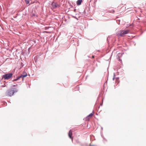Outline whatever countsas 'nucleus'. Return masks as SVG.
<instances>
[{
	"label": "nucleus",
	"mask_w": 146,
	"mask_h": 146,
	"mask_svg": "<svg viewBox=\"0 0 146 146\" xmlns=\"http://www.w3.org/2000/svg\"><path fill=\"white\" fill-rule=\"evenodd\" d=\"M15 92L14 89L9 90L7 92V95L8 96H11L13 95Z\"/></svg>",
	"instance_id": "obj_1"
},
{
	"label": "nucleus",
	"mask_w": 146,
	"mask_h": 146,
	"mask_svg": "<svg viewBox=\"0 0 146 146\" xmlns=\"http://www.w3.org/2000/svg\"><path fill=\"white\" fill-rule=\"evenodd\" d=\"M12 73L7 74L3 76V78L6 79H9L12 76Z\"/></svg>",
	"instance_id": "obj_2"
},
{
	"label": "nucleus",
	"mask_w": 146,
	"mask_h": 146,
	"mask_svg": "<svg viewBox=\"0 0 146 146\" xmlns=\"http://www.w3.org/2000/svg\"><path fill=\"white\" fill-rule=\"evenodd\" d=\"M127 31H123L120 32V33L119 34V35L121 36H123V35L126 34L128 33Z\"/></svg>",
	"instance_id": "obj_3"
},
{
	"label": "nucleus",
	"mask_w": 146,
	"mask_h": 146,
	"mask_svg": "<svg viewBox=\"0 0 146 146\" xmlns=\"http://www.w3.org/2000/svg\"><path fill=\"white\" fill-rule=\"evenodd\" d=\"M93 113H91L89 115H88V117L86 118V119L87 120H89V118H90L93 115Z\"/></svg>",
	"instance_id": "obj_4"
},
{
	"label": "nucleus",
	"mask_w": 146,
	"mask_h": 146,
	"mask_svg": "<svg viewBox=\"0 0 146 146\" xmlns=\"http://www.w3.org/2000/svg\"><path fill=\"white\" fill-rule=\"evenodd\" d=\"M27 76V74L26 73H25V74L23 75H21V76L19 77V78H20L21 77L22 78H24L25 77Z\"/></svg>",
	"instance_id": "obj_5"
},
{
	"label": "nucleus",
	"mask_w": 146,
	"mask_h": 146,
	"mask_svg": "<svg viewBox=\"0 0 146 146\" xmlns=\"http://www.w3.org/2000/svg\"><path fill=\"white\" fill-rule=\"evenodd\" d=\"M68 135H69V136L70 138L71 139H72V138L71 136L72 135V131H71V130H70L69 131Z\"/></svg>",
	"instance_id": "obj_6"
},
{
	"label": "nucleus",
	"mask_w": 146,
	"mask_h": 146,
	"mask_svg": "<svg viewBox=\"0 0 146 146\" xmlns=\"http://www.w3.org/2000/svg\"><path fill=\"white\" fill-rule=\"evenodd\" d=\"M82 2V0H79L77 1V3L78 5H80Z\"/></svg>",
	"instance_id": "obj_7"
},
{
	"label": "nucleus",
	"mask_w": 146,
	"mask_h": 146,
	"mask_svg": "<svg viewBox=\"0 0 146 146\" xmlns=\"http://www.w3.org/2000/svg\"><path fill=\"white\" fill-rule=\"evenodd\" d=\"M26 3L27 4H29V0H25Z\"/></svg>",
	"instance_id": "obj_8"
},
{
	"label": "nucleus",
	"mask_w": 146,
	"mask_h": 146,
	"mask_svg": "<svg viewBox=\"0 0 146 146\" xmlns=\"http://www.w3.org/2000/svg\"><path fill=\"white\" fill-rule=\"evenodd\" d=\"M19 78H18L17 79H15L13 80V81H16L18 80Z\"/></svg>",
	"instance_id": "obj_9"
},
{
	"label": "nucleus",
	"mask_w": 146,
	"mask_h": 146,
	"mask_svg": "<svg viewBox=\"0 0 146 146\" xmlns=\"http://www.w3.org/2000/svg\"><path fill=\"white\" fill-rule=\"evenodd\" d=\"M54 4H55V3H52V5H53Z\"/></svg>",
	"instance_id": "obj_10"
},
{
	"label": "nucleus",
	"mask_w": 146,
	"mask_h": 146,
	"mask_svg": "<svg viewBox=\"0 0 146 146\" xmlns=\"http://www.w3.org/2000/svg\"><path fill=\"white\" fill-rule=\"evenodd\" d=\"M55 7H57V6L56 5H55Z\"/></svg>",
	"instance_id": "obj_11"
},
{
	"label": "nucleus",
	"mask_w": 146,
	"mask_h": 146,
	"mask_svg": "<svg viewBox=\"0 0 146 146\" xmlns=\"http://www.w3.org/2000/svg\"><path fill=\"white\" fill-rule=\"evenodd\" d=\"M114 78H113V80H114Z\"/></svg>",
	"instance_id": "obj_12"
},
{
	"label": "nucleus",
	"mask_w": 146,
	"mask_h": 146,
	"mask_svg": "<svg viewBox=\"0 0 146 146\" xmlns=\"http://www.w3.org/2000/svg\"><path fill=\"white\" fill-rule=\"evenodd\" d=\"M90 146H92V145H90Z\"/></svg>",
	"instance_id": "obj_13"
}]
</instances>
